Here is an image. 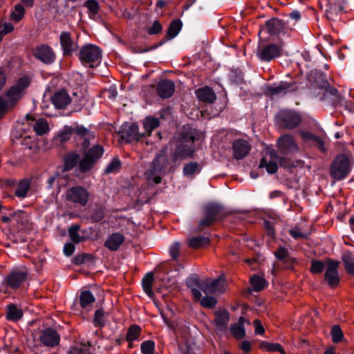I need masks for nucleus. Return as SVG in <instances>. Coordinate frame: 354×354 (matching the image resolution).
<instances>
[{
    "label": "nucleus",
    "instance_id": "1",
    "mask_svg": "<svg viewBox=\"0 0 354 354\" xmlns=\"http://www.w3.org/2000/svg\"><path fill=\"white\" fill-rule=\"evenodd\" d=\"M225 279L224 274H221L215 279L207 278L204 280L201 279L196 275L187 281V285L191 288L192 293L195 299L199 300L202 297L201 293L194 286L198 287L206 295H213L223 291Z\"/></svg>",
    "mask_w": 354,
    "mask_h": 354
},
{
    "label": "nucleus",
    "instance_id": "2",
    "mask_svg": "<svg viewBox=\"0 0 354 354\" xmlns=\"http://www.w3.org/2000/svg\"><path fill=\"white\" fill-rule=\"evenodd\" d=\"M166 147L162 148L150 164L145 175L148 180H153L155 184L161 182V176L165 174L169 165Z\"/></svg>",
    "mask_w": 354,
    "mask_h": 354
},
{
    "label": "nucleus",
    "instance_id": "3",
    "mask_svg": "<svg viewBox=\"0 0 354 354\" xmlns=\"http://www.w3.org/2000/svg\"><path fill=\"white\" fill-rule=\"evenodd\" d=\"M223 207L217 203H211L205 206L203 209L204 217L200 220L196 229L198 233L205 228L212 226L218 219V215L223 212Z\"/></svg>",
    "mask_w": 354,
    "mask_h": 354
},
{
    "label": "nucleus",
    "instance_id": "4",
    "mask_svg": "<svg viewBox=\"0 0 354 354\" xmlns=\"http://www.w3.org/2000/svg\"><path fill=\"white\" fill-rule=\"evenodd\" d=\"M276 121L280 128L292 130L301 124L302 117L295 111L281 110L277 115Z\"/></svg>",
    "mask_w": 354,
    "mask_h": 354
},
{
    "label": "nucleus",
    "instance_id": "5",
    "mask_svg": "<svg viewBox=\"0 0 354 354\" xmlns=\"http://www.w3.org/2000/svg\"><path fill=\"white\" fill-rule=\"evenodd\" d=\"M101 58L100 48L94 45L88 44L83 46L80 51L81 62L90 68L97 66Z\"/></svg>",
    "mask_w": 354,
    "mask_h": 354
},
{
    "label": "nucleus",
    "instance_id": "6",
    "mask_svg": "<svg viewBox=\"0 0 354 354\" xmlns=\"http://www.w3.org/2000/svg\"><path fill=\"white\" fill-rule=\"evenodd\" d=\"M350 167L349 158L344 154H340L335 158L330 165V175L335 180H340L347 176Z\"/></svg>",
    "mask_w": 354,
    "mask_h": 354
},
{
    "label": "nucleus",
    "instance_id": "7",
    "mask_svg": "<svg viewBox=\"0 0 354 354\" xmlns=\"http://www.w3.org/2000/svg\"><path fill=\"white\" fill-rule=\"evenodd\" d=\"M104 152L103 147L95 145L88 151H84V158L80 161V169L82 172L89 171L100 158Z\"/></svg>",
    "mask_w": 354,
    "mask_h": 354
},
{
    "label": "nucleus",
    "instance_id": "8",
    "mask_svg": "<svg viewBox=\"0 0 354 354\" xmlns=\"http://www.w3.org/2000/svg\"><path fill=\"white\" fill-rule=\"evenodd\" d=\"M30 84V78L28 76H24L19 79L15 85L11 86L6 91V100L11 106L14 107L17 101L21 98L23 91L28 87Z\"/></svg>",
    "mask_w": 354,
    "mask_h": 354
},
{
    "label": "nucleus",
    "instance_id": "9",
    "mask_svg": "<svg viewBox=\"0 0 354 354\" xmlns=\"http://www.w3.org/2000/svg\"><path fill=\"white\" fill-rule=\"evenodd\" d=\"M120 138L127 142H137L145 136V132L140 131L135 123H124L118 131Z\"/></svg>",
    "mask_w": 354,
    "mask_h": 354
},
{
    "label": "nucleus",
    "instance_id": "10",
    "mask_svg": "<svg viewBox=\"0 0 354 354\" xmlns=\"http://www.w3.org/2000/svg\"><path fill=\"white\" fill-rule=\"evenodd\" d=\"M279 152L283 156H290L299 151V147L292 136L286 133L280 136L277 142Z\"/></svg>",
    "mask_w": 354,
    "mask_h": 354
},
{
    "label": "nucleus",
    "instance_id": "11",
    "mask_svg": "<svg viewBox=\"0 0 354 354\" xmlns=\"http://www.w3.org/2000/svg\"><path fill=\"white\" fill-rule=\"evenodd\" d=\"M89 194L82 186L73 187L66 192V199L73 203H78L82 206L86 205Z\"/></svg>",
    "mask_w": 354,
    "mask_h": 354
},
{
    "label": "nucleus",
    "instance_id": "12",
    "mask_svg": "<svg viewBox=\"0 0 354 354\" xmlns=\"http://www.w3.org/2000/svg\"><path fill=\"white\" fill-rule=\"evenodd\" d=\"M171 145H175V149L171 156L174 162L178 159H185L193 157L194 153V145L185 142H174L171 140Z\"/></svg>",
    "mask_w": 354,
    "mask_h": 354
},
{
    "label": "nucleus",
    "instance_id": "13",
    "mask_svg": "<svg viewBox=\"0 0 354 354\" xmlns=\"http://www.w3.org/2000/svg\"><path fill=\"white\" fill-rule=\"evenodd\" d=\"M339 265V261L332 259L328 260L327 268L324 274V279L331 288H335L339 283V276L337 271Z\"/></svg>",
    "mask_w": 354,
    "mask_h": 354
},
{
    "label": "nucleus",
    "instance_id": "14",
    "mask_svg": "<svg viewBox=\"0 0 354 354\" xmlns=\"http://www.w3.org/2000/svg\"><path fill=\"white\" fill-rule=\"evenodd\" d=\"M145 88L148 90H153L156 88L157 94L161 98L170 97L175 91V85L174 82L169 80H162L160 81L156 86L151 84L146 86Z\"/></svg>",
    "mask_w": 354,
    "mask_h": 354
},
{
    "label": "nucleus",
    "instance_id": "15",
    "mask_svg": "<svg viewBox=\"0 0 354 354\" xmlns=\"http://www.w3.org/2000/svg\"><path fill=\"white\" fill-rule=\"evenodd\" d=\"M198 138L199 133L195 129L190 126H184L182 128L179 136L174 138L171 140L194 145V141L198 140Z\"/></svg>",
    "mask_w": 354,
    "mask_h": 354
},
{
    "label": "nucleus",
    "instance_id": "16",
    "mask_svg": "<svg viewBox=\"0 0 354 354\" xmlns=\"http://www.w3.org/2000/svg\"><path fill=\"white\" fill-rule=\"evenodd\" d=\"M281 53V46L275 44L265 46L259 52L258 55L261 59L270 61L279 57Z\"/></svg>",
    "mask_w": 354,
    "mask_h": 354
},
{
    "label": "nucleus",
    "instance_id": "17",
    "mask_svg": "<svg viewBox=\"0 0 354 354\" xmlns=\"http://www.w3.org/2000/svg\"><path fill=\"white\" fill-rule=\"evenodd\" d=\"M39 339L45 346L54 347L59 344V335L56 330L48 328L41 331Z\"/></svg>",
    "mask_w": 354,
    "mask_h": 354
},
{
    "label": "nucleus",
    "instance_id": "18",
    "mask_svg": "<svg viewBox=\"0 0 354 354\" xmlns=\"http://www.w3.org/2000/svg\"><path fill=\"white\" fill-rule=\"evenodd\" d=\"M250 145L244 140L238 139L232 143L233 156L237 160L245 158L250 150Z\"/></svg>",
    "mask_w": 354,
    "mask_h": 354
},
{
    "label": "nucleus",
    "instance_id": "19",
    "mask_svg": "<svg viewBox=\"0 0 354 354\" xmlns=\"http://www.w3.org/2000/svg\"><path fill=\"white\" fill-rule=\"evenodd\" d=\"M27 277L28 273L26 272L14 270L7 277V285L11 288H17L27 279Z\"/></svg>",
    "mask_w": 354,
    "mask_h": 354
},
{
    "label": "nucleus",
    "instance_id": "20",
    "mask_svg": "<svg viewBox=\"0 0 354 354\" xmlns=\"http://www.w3.org/2000/svg\"><path fill=\"white\" fill-rule=\"evenodd\" d=\"M50 100L56 108L64 109L71 102V97L66 91L62 89L55 93Z\"/></svg>",
    "mask_w": 354,
    "mask_h": 354
},
{
    "label": "nucleus",
    "instance_id": "21",
    "mask_svg": "<svg viewBox=\"0 0 354 354\" xmlns=\"http://www.w3.org/2000/svg\"><path fill=\"white\" fill-rule=\"evenodd\" d=\"M34 55L35 57L45 64L51 63L55 58L52 49L46 45H42L36 48Z\"/></svg>",
    "mask_w": 354,
    "mask_h": 354
},
{
    "label": "nucleus",
    "instance_id": "22",
    "mask_svg": "<svg viewBox=\"0 0 354 354\" xmlns=\"http://www.w3.org/2000/svg\"><path fill=\"white\" fill-rule=\"evenodd\" d=\"M297 90L298 86L296 82H281L277 86L268 88V91L273 95L286 94L288 92H295Z\"/></svg>",
    "mask_w": 354,
    "mask_h": 354
},
{
    "label": "nucleus",
    "instance_id": "23",
    "mask_svg": "<svg viewBox=\"0 0 354 354\" xmlns=\"http://www.w3.org/2000/svg\"><path fill=\"white\" fill-rule=\"evenodd\" d=\"M215 319L214 323L216 327L220 330H226L227 326L230 320V314L225 310L218 309V310L214 312Z\"/></svg>",
    "mask_w": 354,
    "mask_h": 354
},
{
    "label": "nucleus",
    "instance_id": "24",
    "mask_svg": "<svg viewBox=\"0 0 354 354\" xmlns=\"http://www.w3.org/2000/svg\"><path fill=\"white\" fill-rule=\"evenodd\" d=\"M197 98L205 103H213L216 99V94L214 93L212 88L208 86L200 88L196 91Z\"/></svg>",
    "mask_w": 354,
    "mask_h": 354
},
{
    "label": "nucleus",
    "instance_id": "25",
    "mask_svg": "<svg viewBox=\"0 0 354 354\" xmlns=\"http://www.w3.org/2000/svg\"><path fill=\"white\" fill-rule=\"evenodd\" d=\"M265 26L268 32L272 35H277L285 29V24L277 18L267 21Z\"/></svg>",
    "mask_w": 354,
    "mask_h": 354
},
{
    "label": "nucleus",
    "instance_id": "26",
    "mask_svg": "<svg viewBox=\"0 0 354 354\" xmlns=\"http://www.w3.org/2000/svg\"><path fill=\"white\" fill-rule=\"evenodd\" d=\"M77 131V136H78L80 139H83V142L82 143V149L81 150L86 151V149L90 145L91 139L94 138V136L85 127L81 126L78 127Z\"/></svg>",
    "mask_w": 354,
    "mask_h": 354
},
{
    "label": "nucleus",
    "instance_id": "27",
    "mask_svg": "<svg viewBox=\"0 0 354 354\" xmlns=\"http://www.w3.org/2000/svg\"><path fill=\"white\" fill-rule=\"evenodd\" d=\"M124 237L123 235L115 233L111 234L105 241L104 245L112 251L117 250L120 245L124 242Z\"/></svg>",
    "mask_w": 354,
    "mask_h": 354
},
{
    "label": "nucleus",
    "instance_id": "28",
    "mask_svg": "<svg viewBox=\"0 0 354 354\" xmlns=\"http://www.w3.org/2000/svg\"><path fill=\"white\" fill-rule=\"evenodd\" d=\"M310 80L315 88L324 90L328 87V82L326 79L325 76L322 73H312L310 76Z\"/></svg>",
    "mask_w": 354,
    "mask_h": 354
},
{
    "label": "nucleus",
    "instance_id": "29",
    "mask_svg": "<svg viewBox=\"0 0 354 354\" xmlns=\"http://www.w3.org/2000/svg\"><path fill=\"white\" fill-rule=\"evenodd\" d=\"M80 160V155L75 153H67L64 160V171L72 169Z\"/></svg>",
    "mask_w": 354,
    "mask_h": 354
},
{
    "label": "nucleus",
    "instance_id": "30",
    "mask_svg": "<svg viewBox=\"0 0 354 354\" xmlns=\"http://www.w3.org/2000/svg\"><path fill=\"white\" fill-rule=\"evenodd\" d=\"M60 42L65 55H71L73 51V43L69 32H63L60 35Z\"/></svg>",
    "mask_w": 354,
    "mask_h": 354
},
{
    "label": "nucleus",
    "instance_id": "31",
    "mask_svg": "<svg viewBox=\"0 0 354 354\" xmlns=\"http://www.w3.org/2000/svg\"><path fill=\"white\" fill-rule=\"evenodd\" d=\"M342 260L348 274L354 275V254L351 252L343 254Z\"/></svg>",
    "mask_w": 354,
    "mask_h": 354
},
{
    "label": "nucleus",
    "instance_id": "32",
    "mask_svg": "<svg viewBox=\"0 0 354 354\" xmlns=\"http://www.w3.org/2000/svg\"><path fill=\"white\" fill-rule=\"evenodd\" d=\"M181 28L182 22L180 19L173 20L170 23L169 26L167 29L166 40L171 39L175 37L180 30Z\"/></svg>",
    "mask_w": 354,
    "mask_h": 354
},
{
    "label": "nucleus",
    "instance_id": "33",
    "mask_svg": "<svg viewBox=\"0 0 354 354\" xmlns=\"http://www.w3.org/2000/svg\"><path fill=\"white\" fill-rule=\"evenodd\" d=\"M210 243V239L207 236H195L192 238L189 243L188 245L191 248L196 249L201 247H204L205 245H209Z\"/></svg>",
    "mask_w": 354,
    "mask_h": 354
},
{
    "label": "nucleus",
    "instance_id": "34",
    "mask_svg": "<svg viewBox=\"0 0 354 354\" xmlns=\"http://www.w3.org/2000/svg\"><path fill=\"white\" fill-rule=\"evenodd\" d=\"M26 10L24 6L18 3L15 6L14 10L10 15V19L15 23L20 21L24 17Z\"/></svg>",
    "mask_w": 354,
    "mask_h": 354
},
{
    "label": "nucleus",
    "instance_id": "35",
    "mask_svg": "<svg viewBox=\"0 0 354 354\" xmlns=\"http://www.w3.org/2000/svg\"><path fill=\"white\" fill-rule=\"evenodd\" d=\"M153 282V272L147 273L142 279V288H143L145 292L149 297H152L153 295V292L152 290Z\"/></svg>",
    "mask_w": 354,
    "mask_h": 354
},
{
    "label": "nucleus",
    "instance_id": "36",
    "mask_svg": "<svg viewBox=\"0 0 354 354\" xmlns=\"http://www.w3.org/2000/svg\"><path fill=\"white\" fill-rule=\"evenodd\" d=\"M12 216L18 224L21 225V227H19L20 230L28 227L30 223L24 211L12 213Z\"/></svg>",
    "mask_w": 354,
    "mask_h": 354
},
{
    "label": "nucleus",
    "instance_id": "37",
    "mask_svg": "<svg viewBox=\"0 0 354 354\" xmlns=\"http://www.w3.org/2000/svg\"><path fill=\"white\" fill-rule=\"evenodd\" d=\"M30 182L27 180H21L19 182L18 186L15 192L17 196L24 198L30 189Z\"/></svg>",
    "mask_w": 354,
    "mask_h": 354
},
{
    "label": "nucleus",
    "instance_id": "38",
    "mask_svg": "<svg viewBox=\"0 0 354 354\" xmlns=\"http://www.w3.org/2000/svg\"><path fill=\"white\" fill-rule=\"evenodd\" d=\"M250 283L252 286L253 290L254 291L259 292L266 287V281L259 275L254 274L250 278Z\"/></svg>",
    "mask_w": 354,
    "mask_h": 354
},
{
    "label": "nucleus",
    "instance_id": "39",
    "mask_svg": "<svg viewBox=\"0 0 354 354\" xmlns=\"http://www.w3.org/2000/svg\"><path fill=\"white\" fill-rule=\"evenodd\" d=\"M105 207L100 204H95L91 218L93 222H99L104 217Z\"/></svg>",
    "mask_w": 354,
    "mask_h": 354
},
{
    "label": "nucleus",
    "instance_id": "40",
    "mask_svg": "<svg viewBox=\"0 0 354 354\" xmlns=\"http://www.w3.org/2000/svg\"><path fill=\"white\" fill-rule=\"evenodd\" d=\"M23 315L21 310L17 308L14 304L8 306L7 317L8 319L17 321Z\"/></svg>",
    "mask_w": 354,
    "mask_h": 354
},
{
    "label": "nucleus",
    "instance_id": "41",
    "mask_svg": "<svg viewBox=\"0 0 354 354\" xmlns=\"http://www.w3.org/2000/svg\"><path fill=\"white\" fill-rule=\"evenodd\" d=\"M80 226L79 225H73L68 229V234L71 240L75 243H79L85 241V237L81 236L78 234Z\"/></svg>",
    "mask_w": 354,
    "mask_h": 354
},
{
    "label": "nucleus",
    "instance_id": "42",
    "mask_svg": "<svg viewBox=\"0 0 354 354\" xmlns=\"http://www.w3.org/2000/svg\"><path fill=\"white\" fill-rule=\"evenodd\" d=\"M260 348L266 349L267 351H278L281 354H286V352L281 344L278 343H270L268 342H262L260 344Z\"/></svg>",
    "mask_w": 354,
    "mask_h": 354
},
{
    "label": "nucleus",
    "instance_id": "43",
    "mask_svg": "<svg viewBox=\"0 0 354 354\" xmlns=\"http://www.w3.org/2000/svg\"><path fill=\"white\" fill-rule=\"evenodd\" d=\"M95 301V297L89 290H84L80 296V303L82 308H86L88 305Z\"/></svg>",
    "mask_w": 354,
    "mask_h": 354
},
{
    "label": "nucleus",
    "instance_id": "44",
    "mask_svg": "<svg viewBox=\"0 0 354 354\" xmlns=\"http://www.w3.org/2000/svg\"><path fill=\"white\" fill-rule=\"evenodd\" d=\"M34 130L39 136L45 134L48 130V124L44 118L39 119L34 124Z\"/></svg>",
    "mask_w": 354,
    "mask_h": 354
},
{
    "label": "nucleus",
    "instance_id": "45",
    "mask_svg": "<svg viewBox=\"0 0 354 354\" xmlns=\"http://www.w3.org/2000/svg\"><path fill=\"white\" fill-rule=\"evenodd\" d=\"M230 330L233 337L237 339H241L245 336V330L242 326L234 324L230 326Z\"/></svg>",
    "mask_w": 354,
    "mask_h": 354
},
{
    "label": "nucleus",
    "instance_id": "46",
    "mask_svg": "<svg viewBox=\"0 0 354 354\" xmlns=\"http://www.w3.org/2000/svg\"><path fill=\"white\" fill-rule=\"evenodd\" d=\"M79 126H76L75 127H65L64 129L59 133V138L62 142H66L71 138L72 134H75L77 136V129Z\"/></svg>",
    "mask_w": 354,
    "mask_h": 354
},
{
    "label": "nucleus",
    "instance_id": "47",
    "mask_svg": "<svg viewBox=\"0 0 354 354\" xmlns=\"http://www.w3.org/2000/svg\"><path fill=\"white\" fill-rule=\"evenodd\" d=\"M159 125V121L156 118H147L146 122L144 123V130L145 134H150L151 131L158 127Z\"/></svg>",
    "mask_w": 354,
    "mask_h": 354
},
{
    "label": "nucleus",
    "instance_id": "48",
    "mask_svg": "<svg viewBox=\"0 0 354 354\" xmlns=\"http://www.w3.org/2000/svg\"><path fill=\"white\" fill-rule=\"evenodd\" d=\"M141 328L138 325H132L128 329L127 334V340L129 342L136 339L140 335Z\"/></svg>",
    "mask_w": 354,
    "mask_h": 354
},
{
    "label": "nucleus",
    "instance_id": "49",
    "mask_svg": "<svg viewBox=\"0 0 354 354\" xmlns=\"http://www.w3.org/2000/svg\"><path fill=\"white\" fill-rule=\"evenodd\" d=\"M332 340L334 343L340 342L344 338V334L339 325H335L331 329Z\"/></svg>",
    "mask_w": 354,
    "mask_h": 354
},
{
    "label": "nucleus",
    "instance_id": "50",
    "mask_svg": "<svg viewBox=\"0 0 354 354\" xmlns=\"http://www.w3.org/2000/svg\"><path fill=\"white\" fill-rule=\"evenodd\" d=\"M200 299L201 305L205 308H213L217 304V299L211 296H206Z\"/></svg>",
    "mask_w": 354,
    "mask_h": 354
},
{
    "label": "nucleus",
    "instance_id": "51",
    "mask_svg": "<svg viewBox=\"0 0 354 354\" xmlns=\"http://www.w3.org/2000/svg\"><path fill=\"white\" fill-rule=\"evenodd\" d=\"M93 257L91 254L87 253H83L77 254L73 259V262L76 265H81L84 263L86 261H92Z\"/></svg>",
    "mask_w": 354,
    "mask_h": 354
},
{
    "label": "nucleus",
    "instance_id": "52",
    "mask_svg": "<svg viewBox=\"0 0 354 354\" xmlns=\"http://www.w3.org/2000/svg\"><path fill=\"white\" fill-rule=\"evenodd\" d=\"M104 313L102 308L98 309L95 312L93 323L95 326L102 327L104 325Z\"/></svg>",
    "mask_w": 354,
    "mask_h": 354
},
{
    "label": "nucleus",
    "instance_id": "53",
    "mask_svg": "<svg viewBox=\"0 0 354 354\" xmlns=\"http://www.w3.org/2000/svg\"><path fill=\"white\" fill-rule=\"evenodd\" d=\"M10 103L6 100V97L0 96V120L4 116V115L8 111V110L12 109Z\"/></svg>",
    "mask_w": 354,
    "mask_h": 354
},
{
    "label": "nucleus",
    "instance_id": "54",
    "mask_svg": "<svg viewBox=\"0 0 354 354\" xmlns=\"http://www.w3.org/2000/svg\"><path fill=\"white\" fill-rule=\"evenodd\" d=\"M198 171V164L196 162L186 164L183 168V173L186 176L193 175L195 172Z\"/></svg>",
    "mask_w": 354,
    "mask_h": 354
},
{
    "label": "nucleus",
    "instance_id": "55",
    "mask_svg": "<svg viewBox=\"0 0 354 354\" xmlns=\"http://www.w3.org/2000/svg\"><path fill=\"white\" fill-rule=\"evenodd\" d=\"M324 264L319 260L313 259L311 261L310 272L314 274H319L324 271Z\"/></svg>",
    "mask_w": 354,
    "mask_h": 354
},
{
    "label": "nucleus",
    "instance_id": "56",
    "mask_svg": "<svg viewBox=\"0 0 354 354\" xmlns=\"http://www.w3.org/2000/svg\"><path fill=\"white\" fill-rule=\"evenodd\" d=\"M121 167V162L118 158H113L104 170L106 174H110L118 171Z\"/></svg>",
    "mask_w": 354,
    "mask_h": 354
},
{
    "label": "nucleus",
    "instance_id": "57",
    "mask_svg": "<svg viewBox=\"0 0 354 354\" xmlns=\"http://www.w3.org/2000/svg\"><path fill=\"white\" fill-rule=\"evenodd\" d=\"M154 342L151 340L145 341L141 344V351L144 354H153Z\"/></svg>",
    "mask_w": 354,
    "mask_h": 354
},
{
    "label": "nucleus",
    "instance_id": "58",
    "mask_svg": "<svg viewBox=\"0 0 354 354\" xmlns=\"http://www.w3.org/2000/svg\"><path fill=\"white\" fill-rule=\"evenodd\" d=\"M69 354H91V353L86 344H81L80 346L73 347Z\"/></svg>",
    "mask_w": 354,
    "mask_h": 354
},
{
    "label": "nucleus",
    "instance_id": "59",
    "mask_svg": "<svg viewBox=\"0 0 354 354\" xmlns=\"http://www.w3.org/2000/svg\"><path fill=\"white\" fill-rule=\"evenodd\" d=\"M290 234L295 239H307L308 238V234L302 233L301 230L298 227H295L293 229L289 230Z\"/></svg>",
    "mask_w": 354,
    "mask_h": 354
},
{
    "label": "nucleus",
    "instance_id": "60",
    "mask_svg": "<svg viewBox=\"0 0 354 354\" xmlns=\"http://www.w3.org/2000/svg\"><path fill=\"white\" fill-rule=\"evenodd\" d=\"M274 256L281 262L289 257L288 251L284 247H279L275 252Z\"/></svg>",
    "mask_w": 354,
    "mask_h": 354
},
{
    "label": "nucleus",
    "instance_id": "61",
    "mask_svg": "<svg viewBox=\"0 0 354 354\" xmlns=\"http://www.w3.org/2000/svg\"><path fill=\"white\" fill-rule=\"evenodd\" d=\"M162 26L158 20L153 21V25L147 29L149 35H156L162 31Z\"/></svg>",
    "mask_w": 354,
    "mask_h": 354
},
{
    "label": "nucleus",
    "instance_id": "62",
    "mask_svg": "<svg viewBox=\"0 0 354 354\" xmlns=\"http://www.w3.org/2000/svg\"><path fill=\"white\" fill-rule=\"evenodd\" d=\"M287 156H284L282 157H279L278 162L279 165L281 167L284 168H290L292 167L294 165L293 162L291 161V160L286 157Z\"/></svg>",
    "mask_w": 354,
    "mask_h": 354
},
{
    "label": "nucleus",
    "instance_id": "63",
    "mask_svg": "<svg viewBox=\"0 0 354 354\" xmlns=\"http://www.w3.org/2000/svg\"><path fill=\"white\" fill-rule=\"evenodd\" d=\"M84 5L93 13L97 12L99 10V5L95 0H87Z\"/></svg>",
    "mask_w": 354,
    "mask_h": 354
},
{
    "label": "nucleus",
    "instance_id": "64",
    "mask_svg": "<svg viewBox=\"0 0 354 354\" xmlns=\"http://www.w3.org/2000/svg\"><path fill=\"white\" fill-rule=\"evenodd\" d=\"M180 245L179 243H174L170 248V254L173 259H176L178 257Z\"/></svg>",
    "mask_w": 354,
    "mask_h": 354
}]
</instances>
